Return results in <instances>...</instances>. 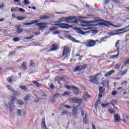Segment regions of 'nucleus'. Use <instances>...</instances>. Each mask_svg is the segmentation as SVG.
<instances>
[{
	"instance_id": "1",
	"label": "nucleus",
	"mask_w": 129,
	"mask_h": 129,
	"mask_svg": "<svg viewBox=\"0 0 129 129\" xmlns=\"http://www.w3.org/2000/svg\"><path fill=\"white\" fill-rule=\"evenodd\" d=\"M75 19H76L75 16H70L66 18H60V22H66L67 23H74L75 24H78V21L77 20H75Z\"/></svg>"
},
{
	"instance_id": "2",
	"label": "nucleus",
	"mask_w": 129,
	"mask_h": 129,
	"mask_svg": "<svg viewBox=\"0 0 129 129\" xmlns=\"http://www.w3.org/2000/svg\"><path fill=\"white\" fill-rule=\"evenodd\" d=\"M108 25V23L107 22L102 20V22H100L99 23H98L97 24H81V26L84 27L82 28H90V30L92 29V26H107Z\"/></svg>"
},
{
	"instance_id": "3",
	"label": "nucleus",
	"mask_w": 129,
	"mask_h": 129,
	"mask_svg": "<svg viewBox=\"0 0 129 129\" xmlns=\"http://www.w3.org/2000/svg\"><path fill=\"white\" fill-rule=\"evenodd\" d=\"M16 100L17 98L15 96L10 97L8 100L5 102V105L12 110L14 108V101Z\"/></svg>"
},
{
	"instance_id": "4",
	"label": "nucleus",
	"mask_w": 129,
	"mask_h": 129,
	"mask_svg": "<svg viewBox=\"0 0 129 129\" xmlns=\"http://www.w3.org/2000/svg\"><path fill=\"white\" fill-rule=\"evenodd\" d=\"M74 29L77 30L76 32L78 33H79L82 35H85L87 33H88L89 32H83V31L89 30H90V28H74Z\"/></svg>"
},
{
	"instance_id": "5",
	"label": "nucleus",
	"mask_w": 129,
	"mask_h": 129,
	"mask_svg": "<svg viewBox=\"0 0 129 129\" xmlns=\"http://www.w3.org/2000/svg\"><path fill=\"white\" fill-rule=\"evenodd\" d=\"M36 25L39 26V28L41 30H44L45 28L48 27V24L45 23V22H40L37 23Z\"/></svg>"
},
{
	"instance_id": "6",
	"label": "nucleus",
	"mask_w": 129,
	"mask_h": 129,
	"mask_svg": "<svg viewBox=\"0 0 129 129\" xmlns=\"http://www.w3.org/2000/svg\"><path fill=\"white\" fill-rule=\"evenodd\" d=\"M100 74H98L93 77H90V81L94 83H96L99 80L98 76H100Z\"/></svg>"
},
{
	"instance_id": "7",
	"label": "nucleus",
	"mask_w": 129,
	"mask_h": 129,
	"mask_svg": "<svg viewBox=\"0 0 129 129\" xmlns=\"http://www.w3.org/2000/svg\"><path fill=\"white\" fill-rule=\"evenodd\" d=\"M70 52L71 50L69 47H65L63 51L62 55L67 57L68 55H70Z\"/></svg>"
},
{
	"instance_id": "8",
	"label": "nucleus",
	"mask_w": 129,
	"mask_h": 129,
	"mask_svg": "<svg viewBox=\"0 0 129 129\" xmlns=\"http://www.w3.org/2000/svg\"><path fill=\"white\" fill-rule=\"evenodd\" d=\"M72 115L76 118L78 117V109L75 106L73 107Z\"/></svg>"
},
{
	"instance_id": "9",
	"label": "nucleus",
	"mask_w": 129,
	"mask_h": 129,
	"mask_svg": "<svg viewBox=\"0 0 129 129\" xmlns=\"http://www.w3.org/2000/svg\"><path fill=\"white\" fill-rule=\"evenodd\" d=\"M96 45V43L94 40H90L88 42V44H87V47H92L95 46Z\"/></svg>"
},
{
	"instance_id": "10",
	"label": "nucleus",
	"mask_w": 129,
	"mask_h": 129,
	"mask_svg": "<svg viewBox=\"0 0 129 129\" xmlns=\"http://www.w3.org/2000/svg\"><path fill=\"white\" fill-rule=\"evenodd\" d=\"M39 22V20H32L30 22H27L26 23H23V25L24 26H28L29 25H34L35 24H36V23Z\"/></svg>"
},
{
	"instance_id": "11",
	"label": "nucleus",
	"mask_w": 129,
	"mask_h": 129,
	"mask_svg": "<svg viewBox=\"0 0 129 129\" xmlns=\"http://www.w3.org/2000/svg\"><path fill=\"white\" fill-rule=\"evenodd\" d=\"M114 121L115 122H119L121 120V117L118 113L114 114Z\"/></svg>"
},
{
	"instance_id": "12",
	"label": "nucleus",
	"mask_w": 129,
	"mask_h": 129,
	"mask_svg": "<svg viewBox=\"0 0 129 129\" xmlns=\"http://www.w3.org/2000/svg\"><path fill=\"white\" fill-rule=\"evenodd\" d=\"M70 101H72L73 102H75L76 103L81 104L82 102V99H79L78 98H74L70 99Z\"/></svg>"
},
{
	"instance_id": "13",
	"label": "nucleus",
	"mask_w": 129,
	"mask_h": 129,
	"mask_svg": "<svg viewBox=\"0 0 129 129\" xmlns=\"http://www.w3.org/2000/svg\"><path fill=\"white\" fill-rule=\"evenodd\" d=\"M58 26L62 29H69V24H67V23H59Z\"/></svg>"
},
{
	"instance_id": "14",
	"label": "nucleus",
	"mask_w": 129,
	"mask_h": 129,
	"mask_svg": "<svg viewBox=\"0 0 129 129\" xmlns=\"http://www.w3.org/2000/svg\"><path fill=\"white\" fill-rule=\"evenodd\" d=\"M104 89H103V88H102V87H99V98H102V94H103V93L104 92Z\"/></svg>"
},
{
	"instance_id": "15",
	"label": "nucleus",
	"mask_w": 129,
	"mask_h": 129,
	"mask_svg": "<svg viewBox=\"0 0 129 129\" xmlns=\"http://www.w3.org/2000/svg\"><path fill=\"white\" fill-rule=\"evenodd\" d=\"M85 69L84 67L78 66L75 68L74 70V72L76 73V72H77V71H81V70H83V69Z\"/></svg>"
},
{
	"instance_id": "16",
	"label": "nucleus",
	"mask_w": 129,
	"mask_h": 129,
	"mask_svg": "<svg viewBox=\"0 0 129 129\" xmlns=\"http://www.w3.org/2000/svg\"><path fill=\"white\" fill-rule=\"evenodd\" d=\"M57 49V45L54 44L52 46V48L47 50V52H51V51H55Z\"/></svg>"
},
{
	"instance_id": "17",
	"label": "nucleus",
	"mask_w": 129,
	"mask_h": 129,
	"mask_svg": "<svg viewBox=\"0 0 129 129\" xmlns=\"http://www.w3.org/2000/svg\"><path fill=\"white\" fill-rule=\"evenodd\" d=\"M69 39L71 40L72 42L74 43H80L81 42L77 40L75 38L72 37L71 36L69 35Z\"/></svg>"
},
{
	"instance_id": "18",
	"label": "nucleus",
	"mask_w": 129,
	"mask_h": 129,
	"mask_svg": "<svg viewBox=\"0 0 129 129\" xmlns=\"http://www.w3.org/2000/svg\"><path fill=\"white\" fill-rule=\"evenodd\" d=\"M7 88L9 90H10L12 91V93L14 94L16 96H18L19 95V94L18 93H17L16 92H15V91L12 90V88L11 87V86H7Z\"/></svg>"
},
{
	"instance_id": "19",
	"label": "nucleus",
	"mask_w": 129,
	"mask_h": 129,
	"mask_svg": "<svg viewBox=\"0 0 129 129\" xmlns=\"http://www.w3.org/2000/svg\"><path fill=\"white\" fill-rule=\"evenodd\" d=\"M88 122V116L87 114H86L83 119V123L84 124H87Z\"/></svg>"
},
{
	"instance_id": "20",
	"label": "nucleus",
	"mask_w": 129,
	"mask_h": 129,
	"mask_svg": "<svg viewBox=\"0 0 129 129\" xmlns=\"http://www.w3.org/2000/svg\"><path fill=\"white\" fill-rule=\"evenodd\" d=\"M41 127H42L43 129H47V126L45 123V119L43 118L42 119V122L41 123Z\"/></svg>"
},
{
	"instance_id": "21",
	"label": "nucleus",
	"mask_w": 129,
	"mask_h": 129,
	"mask_svg": "<svg viewBox=\"0 0 129 129\" xmlns=\"http://www.w3.org/2000/svg\"><path fill=\"white\" fill-rule=\"evenodd\" d=\"M91 98V96L88 94H85L83 97V99L85 101H87L88 99Z\"/></svg>"
},
{
	"instance_id": "22",
	"label": "nucleus",
	"mask_w": 129,
	"mask_h": 129,
	"mask_svg": "<svg viewBox=\"0 0 129 129\" xmlns=\"http://www.w3.org/2000/svg\"><path fill=\"white\" fill-rule=\"evenodd\" d=\"M114 72V71H110L109 72L106 73V74L104 75V76L105 77H108L111 76L113 73Z\"/></svg>"
},
{
	"instance_id": "23",
	"label": "nucleus",
	"mask_w": 129,
	"mask_h": 129,
	"mask_svg": "<svg viewBox=\"0 0 129 129\" xmlns=\"http://www.w3.org/2000/svg\"><path fill=\"white\" fill-rule=\"evenodd\" d=\"M33 83L35 84L37 87H38L39 88H42V85L41 84L39 83L37 81H33Z\"/></svg>"
},
{
	"instance_id": "24",
	"label": "nucleus",
	"mask_w": 129,
	"mask_h": 129,
	"mask_svg": "<svg viewBox=\"0 0 129 129\" xmlns=\"http://www.w3.org/2000/svg\"><path fill=\"white\" fill-rule=\"evenodd\" d=\"M49 19V16H41L40 17V19L41 20H47Z\"/></svg>"
},
{
	"instance_id": "25",
	"label": "nucleus",
	"mask_w": 129,
	"mask_h": 129,
	"mask_svg": "<svg viewBox=\"0 0 129 129\" xmlns=\"http://www.w3.org/2000/svg\"><path fill=\"white\" fill-rule=\"evenodd\" d=\"M129 28V25L125 27V28H123V29H118L116 31V32H121L122 31L125 30H126L127 28Z\"/></svg>"
},
{
	"instance_id": "26",
	"label": "nucleus",
	"mask_w": 129,
	"mask_h": 129,
	"mask_svg": "<svg viewBox=\"0 0 129 129\" xmlns=\"http://www.w3.org/2000/svg\"><path fill=\"white\" fill-rule=\"evenodd\" d=\"M70 114H71V112H70L69 111H67V110H64L62 112V115H69Z\"/></svg>"
},
{
	"instance_id": "27",
	"label": "nucleus",
	"mask_w": 129,
	"mask_h": 129,
	"mask_svg": "<svg viewBox=\"0 0 129 129\" xmlns=\"http://www.w3.org/2000/svg\"><path fill=\"white\" fill-rule=\"evenodd\" d=\"M11 12H19V8L18 7H16V8H11Z\"/></svg>"
},
{
	"instance_id": "28",
	"label": "nucleus",
	"mask_w": 129,
	"mask_h": 129,
	"mask_svg": "<svg viewBox=\"0 0 129 129\" xmlns=\"http://www.w3.org/2000/svg\"><path fill=\"white\" fill-rule=\"evenodd\" d=\"M110 106L109 103H107L106 104H101V107L102 108H105L106 107H109Z\"/></svg>"
},
{
	"instance_id": "29",
	"label": "nucleus",
	"mask_w": 129,
	"mask_h": 129,
	"mask_svg": "<svg viewBox=\"0 0 129 129\" xmlns=\"http://www.w3.org/2000/svg\"><path fill=\"white\" fill-rule=\"evenodd\" d=\"M66 88L69 90H73V86H69V85H67L65 86Z\"/></svg>"
},
{
	"instance_id": "30",
	"label": "nucleus",
	"mask_w": 129,
	"mask_h": 129,
	"mask_svg": "<svg viewBox=\"0 0 129 129\" xmlns=\"http://www.w3.org/2000/svg\"><path fill=\"white\" fill-rule=\"evenodd\" d=\"M106 83L107 84V86H108L109 85V81H103L102 82H101V84L103 85V86H105L106 85Z\"/></svg>"
},
{
	"instance_id": "31",
	"label": "nucleus",
	"mask_w": 129,
	"mask_h": 129,
	"mask_svg": "<svg viewBox=\"0 0 129 129\" xmlns=\"http://www.w3.org/2000/svg\"><path fill=\"white\" fill-rule=\"evenodd\" d=\"M109 25L110 26H113V27H114L115 28H120L121 27H122L121 24H119L118 25L114 26V25H113V24H112L111 23H109Z\"/></svg>"
},
{
	"instance_id": "32",
	"label": "nucleus",
	"mask_w": 129,
	"mask_h": 129,
	"mask_svg": "<svg viewBox=\"0 0 129 129\" xmlns=\"http://www.w3.org/2000/svg\"><path fill=\"white\" fill-rule=\"evenodd\" d=\"M70 95V93L68 91L64 92L63 94L61 95V96H69Z\"/></svg>"
},
{
	"instance_id": "33",
	"label": "nucleus",
	"mask_w": 129,
	"mask_h": 129,
	"mask_svg": "<svg viewBox=\"0 0 129 129\" xmlns=\"http://www.w3.org/2000/svg\"><path fill=\"white\" fill-rule=\"evenodd\" d=\"M8 82L10 83H13V81L14 80V78L13 77H9L7 78Z\"/></svg>"
},
{
	"instance_id": "34",
	"label": "nucleus",
	"mask_w": 129,
	"mask_h": 129,
	"mask_svg": "<svg viewBox=\"0 0 129 129\" xmlns=\"http://www.w3.org/2000/svg\"><path fill=\"white\" fill-rule=\"evenodd\" d=\"M26 62H23V64L22 65V67L23 68V69H24V70H26L27 69V67H26Z\"/></svg>"
},
{
	"instance_id": "35",
	"label": "nucleus",
	"mask_w": 129,
	"mask_h": 129,
	"mask_svg": "<svg viewBox=\"0 0 129 129\" xmlns=\"http://www.w3.org/2000/svg\"><path fill=\"white\" fill-rule=\"evenodd\" d=\"M73 90L75 93H77L79 92V89H78L77 88L75 87H73Z\"/></svg>"
},
{
	"instance_id": "36",
	"label": "nucleus",
	"mask_w": 129,
	"mask_h": 129,
	"mask_svg": "<svg viewBox=\"0 0 129 129\" xmlns=\"http://www.w3.org/2000/svg\"><path fill=\"white\" fill-rule=\"evenodd\" d=\"M16 18L18 20H19V21H22L25 19V17H22V16L17 17Z\"/></svg>"
},
{
	"instance_id": "37",
	"label": "nucleus",
	"mask_w": 129,
	"mask_h": 129,
	"mask_svg": "<svg viewBox=\"0 0 129 129\" xmlns=\"http://www.w3.org/2000/svg\"><path fill=\"white\" fill-rule=\"evenodd\" d=\"M29 98H30V95L27 94V95H26V97L24 99V100H25L26 101H28V100H29Z\"/></svg>"
},
{
	"instance_id": "38",
	"label": "nucleus",
	"mask_w": 129,
	"mask_h": 129,
	"mask_svg": "<svg viewBox=\"0 0 129 129\" xmlns=\"http://www.w3.org/2000/svg\"><path fill=\"white\" fill-rule=\"evenodd\" d=\"M34 36L32 35L29 37H25L24 39H25V40H31V39H33V38H34Z\"/></svg>"
},
{
	"instance_id": "39",
	"label": "nucleus",
	"mask_w": 129,
	"mask_h": 129,
	"mask_svg": "<svg viewBox=\"0 0 129 129\" xmlns=\"http://www.w3.org/2000/svg\"><path fill=\"white\" fill-rule=\"evenodd\" d=\"M64 107L66 108L67 109H72V107L71 106L68 105H65L64 106Z\"/></svg>"
},
{
	"instance_id": "40",
	"label": "nucleus",
	"mask_w": 129,
	"mask_h": 129,
	"mask_svg": "<svg viewBox=\"0 0 129 129\" xmlns=\"http://www.w3.org/2000/svg\"><path fill=\"white\" fill-rule=\"evenodd\" d=\"M17 32L18 33H21L23 32V29L20 28V27L17 28Z\"/></svg>"
},
{
	"instance_id": "41",
	"label": "nucleus",
	"mask_w": 129,
	"mask_h": 129,
	"mask_svg": "<svg viewBox=\"0 0 129 129\" xmlns=\"http://www.w3.org/2000/svg\"><path fill=\"white\" fill-rule=\"evenodd\" d=\"M17 103H18V104L21 105L23 104L24 102L22 100H18L17 101Z\"/></svg>"
},
{
	"instance_id": "42",
	"label": "nucleus",
	"mask_w": 129,
	"mask_h": 129,
	"mask_svg": "<svg viewBox=\"0 0 129 129\" xmlns=\"http://www.w3.org/2000/svg\"><path fill=\"white\" fill-rule=\"evenodd\" d=\"M127 70H125L121 74V76H124L127 73Z\"/></svg>"
},
{
	"instance_id": "43",
	"label": "nucleus",
	"mask_w": 129,
	"mask_h": 129,
	"mask_svg": "<svg viewBox=\"0 0 129 129\" xmlns=\"http://www.w3.org/2000/svg\"><path fill=\"white\" fill-rule=\"evenodd\" d=\"M127 31H124L123 32H120V33H113V36H115L116 35H119V34H121V33H125Z\"/></svg>"
},
{
	"instance_id": "44",
	"label": "nucleus",
	"mask_w": 129,
	"mask_h": 129,
	"mask_svg": "<svg viewBox=\"0 0 129 129\" xmlns=\"http://www.w3.org/2000/svg\"><path fill=\"white\" fill-rule=\"evenodd\" d=\"M18 12H22V13H25V10L22 8H19Z\"/></svg>"
},
{
	"instance_id": "45",
	"label": "nucleus",
	"mask_w": 129,
	"mask_h": 129,
	"mask_svg": "<svg viewBox=\"0 0 129 129\" xmlns=\"http://www.w3.org/2000/svg\"><path fill=\"white\" fill-rule=\"evenodd\" d=\"M24 4L25 5H28L30 4V2L28 0H24Z\"/></svg>"
},
{
	"instance_id": "46",
	"label": "nucleus",
	"mask_w": 129,
	"mask_h": 129,
	"mask_svg": "<svg viewBox=\"0 0 129 129\" xmlns=\"http://www.w3.org/2000/svg\"><path fill=\"white\" fill-rule=\"evenodd\" d=\"M20 88L24 90H26L27 89V87H26V86H21V87H20Z\"/></svg>"
},
{
	"instance_id": "47",
	"label": "nucleus",
	"mask_w": 129,
	"mask_h": 129,
	"mask_svg": "<svg viewBox=\"0 0 129 129\" xmlns=\"http://www.w3.org/2000/svg\"><path fill=\"white\" fill-rule=\"evenodd\" d=\"M108 111L110 114H113L115 112V111L113 110L112 109H108Z\"/></svg>"
},
{
	"instance_id": "48",
	"label": "nucleus",
	"mask_w": 129,
	"mask_h": 129,
	"mask_svg": "<svg viewBox=\"0 0 129 129\" xmlns=\"http://www.w3.org/2000/svg\"><path fill=\"white\" fill-rule=\"evenodd\" d=\"M59 96H60V94H59V93H56L54 95V97H55V98H57Z\"/></svg>"
},
{
	"instance_id": "49",
	"label": "nucleus",
	"mask_w": 129,
	"mask_h": 129,
	"mask_svg": "<svg viewBox=\"0 0 129 129\" xmlns=\"http://www.w3.org/2000/svg\"><path fill=\"white\" fill-rule=\"evenodd\" d=\"M13 41H14V42H18V41H20V38H18V37L15 38L13 39Z\"/></svg>"
},
{
	"instance_id": "50",
	"label": "nucleus",
	"mask_w": 129,
	"mask_h": 129,
	"mask_svg": "<svg viewBox=\"0 0 129 129\" xmlns=\"http://www.w3.org/2000/svg\"><path fill=\"white\" fill-rule=\"evenodd\" d=\"M49 87H50L51 89H54V86H53V85L52 83H49Z\"/></svg>"
},
{
	"instance_id": "51",
	"label": "nucleus",
	"mask_w": 129,
	"mask_h": 129,
	"mask_svg": "<svg viewBox=\"0 0 129 129\" xmlns=\"http://www.w3.org/2000/svg\"><path fill=\"white\" fill-rule=\"evenodd\" d=\"M127 64H129V58L123 62L124 65H126Z\"/></svg>"
},
{
	"instance_id": "52",
	"label": "nucleus",
	"mask_w": 129,
	"mask_h": 129,
	"mask_svg": "<svg viewBox=\"0 0 129 129\" xmlns=\"http://www.w3.org/2000/svg\"><path fill=\"white\" fill-rule=\"evenodd\" d=\"M17 114L18 116H21V111L20 109L18 110Z\"/></svg>"
},
{
	"instance_id": "53",
	"label": "nucleus",
	"mask_w": 129,
	"mask_h": 129,
	"mask_svg": "<svg viewBox=\"0 0 129 129\" xmlns=\"http://www.w3.org/2000/svg\"><path fill=\"white\" fill-rule=\"evenodd\" d=\"M120 67V64H117L116 66L115 67V69H118Z\"/></svg>"
},
{
	"instance_id": "54",
	"label": "nucleus",
	"mask_w": 129,
	"mask_h": 129,
	"mask_svg": "<svg viewBox=\"0 0 129 129\" xmlns=\"http://www.w3.org/2000/svg\"><path fill=\"white\" fill-rule=\"evenodd\" d=\"M110 104L112 105V106L114 107V109H117V107L113 104V103L112 102H111Z\"/></svg>"
},
{
	"instance_id": "55",
	"label": "nucleus",
	"mask_w": 129,
	"mask_h": 129,
	"mask_svg": "<svg viewBox=\"0 0 129 129\" xmlns=\"http://www.w3.org/2000/svg\"><path fill=\"white\" fill-rule=\"evenodd\" d=\"M95 44H97V43H99V44H101L102 43V42H101V40H100V41H99V40H96L95 41Z\"/></svg>"
},
{
	"instance_id": "56",
	"label": "nucleus",
	"mask_w": 129,
	"mask_h": 129,
	"mask_svg": "<svg viewBox=\"0 0 129 129\" xmlns=\"http://www.w3.org/2000/svg\"><path fill=\"white\" fill-rule=\"evenodd\" d=\"M76 56H77V57H79V58H78V59H79V60H81V59H82V58L83 57V56H80V55H79V54H76Z\"/></svg>"
},
{
	"instance_id": "57",
	"label": "nucleus",
	"mask_w": 129,
	"mask_h": 129,
	"mask_svg": "<svg viewBox=\"0 0 129 129\" xmlns=\"http://www.w3.org/2000/svg\"><path fill=\"white\" fill-rule=\"evenodd\" d=\"M107 37H103L100 40H101V42H104V40H105V39H106Z\"/></svg>"
},
{
	"instance_id": "58",
	"label": "nucleus",
	"mask_w": 129,
	"mask_h": 129,
	"mask_svg": "<svg viewBox=\"0 0 129 129\" xmlns=\"http://www.w3.org/2000/svg\"><path fill=\"white\" fill-rule=\"evenodd\" d=\"M15 53V52L14 51H12L10 52L9 55H13V54H14Z\"/></svg>"
},
{
	"instance_id": "59",
	"label": "nucleus",
	"mask_w": 129,
	"mask_h": 129,
	"mask_svg": "<svg viewBox=\"0 0 129 129\" xmlns=\"http://www.w3.org/2000/svg\"><path fill=\"white\" fill-rule=\"evenodd\" d=\"M35 66V64L33 62H32V61H31L30 62V66H32V67H34Z\"/></svg>"
},
{
	"instance_id": "60",
	"label": "nucleus",
	"mask_w": 129,
	"mask_h": 129,
	"mask_svg": "<svg viewBox=\"0 0 129 129\" xmlns=\"http://www.w3.org/2000/svg\"><path fill=\"white\" fill-rule=\"evenodd\" d=\"M119 42H120L119 40L117 41V42L116 43V44H115V46H116V47H117V46L119 45Z\"/></svg>"
},
{
	"instance_id": "61",
	"label": "nucleus",
	"mask_w": 129,
	"mask_h": 129,
	"mask_svg": "<svg viewBox=\"0 0 129 129\" xmlns=\"http://www.w3.org/2000/svg\"><path fill=\"white\" fill-rule=\"evenodd\" d=\"M116 94H117V92H116V91H113V92H112V95H113V96L116 95Z\"/></svg>"
},
{
	"instance_id": "62",
	"label": "nucleus",
	"mask_w": 129,
	"mask_h": 129,
	"mask_svg": "<svg viewBox=\"0 0 129 129\" xmlns=\"http://www.w3.org/2000/svg\"><path fill=\"white\" fill-rule=\"evenodd\" d=\"M81 115H82V116H84V115H85V112H84V110H82Z\"/></svg>"
},
{
	"instance_id": "63",
	"label": "nucleus",
	"mask_w": 129,
	"mask_h": 129,
	"mask_svg": "<svg viewBox=\"0 0 129 129\" xmlns=\"http://www.w3.org/2000/svg\"><path fill=\"white\" fill-rule=\"evenodd\" d=\"M56 28H55V27H53V28H52L49 29V30L52 31V30H56Z\"/></svg>"
},
{
	"instance_id": "64",
	"label": "nucleus",
	"mask_w": 129,
	"mask_h": 129,
	"mask_svg": "<svg viewBox=\"0 0 129 129\" xmlns=\"http://www.w3.org/2000/svg\"><path fill=\"white\" fill-rule=\"evenodd\" d=\"M109 2V0H104V4H106Z\"/></svg>"
}]
</instances>
